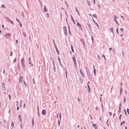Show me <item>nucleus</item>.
<instances>
[{
	"mask_svg": "<svg viewBox=\"0 0 129 129\" xmlns=\"http://www.w3.org/2000/svg\"><path fill=\"white\" fill-rule=\"evenodd\" d=\"M81 42H82V44L84 45V46L85 47L86 44L84 40L83 39H81Z\"/></svg>",
	"mask_w": 129,
	"mask_h": 129,
	"instance_id": "9",
	"label": "nucleus"
},
{
	"mask_svg": "<svg viewBox=\"0 0 129 129\" xmlns=\"http://www.w3.org/2000/svg\"><path fill=\"white\" fill-rule=\"evenodd\" d=\"M17 68L19 70H21V66L20 62H19L17 64Z\"/></svg>",
	"mask_w": 129,
	"mask_h": 129,
	"instance_id": "13",
	"label": "nucleus"
},
{
	"mask_svg": "<svg viewBox=\"0 0 129 129\" xmlns=\"http://www.w3.org/2000/svg\"><path fill=\"white\" fill-rule=\"evenodd\" d=\"M87 87H88V92H89V93H91V88H90L89 85H87Z\"/></svg>",
	"mask_w": 129,
	"mask_h": 129,
	"instance_id": "12",
	"label": "nucleus"
},
{
	"mask_svg": "<svg viewBox=\"0 0 129 129\" xmlns=\"http://www.w3.org/2000/svg\"><path fill=\"white\" fill-rule=\"evenodd\" d=\"M17 61V57H16L14 59V61H13V63H15V62H16Z\"/></svg>",
	"mask_w": 129,
	"mask_h": 129,
	"instance_id": "46",
	"label": "nucleus"
},
{
	"mask_svg": "<svg viewBox=\"0 0 129 129\" xmlns=\"http://www.w3.org/2000/svg\"><path fill=\"white\" fill-rule=\"evenodd\" d=\"M123 124H125V121H122L120 123V126H122Z\"/></svg>",
	"mask_w": 129,
	"mask_h": 129,
	"instance_id": "26",
	"label": "nucleus"
},
{
	"mask_svg": "<svg viewBox=\"0 0 129 129\" xmlns=\"http://www.w3.org/2000/svg\"><path fill=\"white\" fill-rule=\"evenodd\" d=\"M93 69H94V75L95 76H96V69H95L94 65L93 66Z\"/></svg>",
	"mask_w": 129,
	"mask_h": 129,
	"instance_id": "17",
	"label": "nucleus"
},
{
	"mask_svg": "<svg viewBox=\"0 0 129 129\" xmlns=\"http://www.w3.org/2000/svg\"><path fill=\"white\" fill-rule=\"evenodd\" d=\"M97 58H98V59H101V57H100V55H97Z\"/></svg>",
	"mask_w": 129,
	"mask_h": 129,
	"instance_id": "61",
	"label": "nucleus"
},
{
	"mask_svg": "<svg viewBox=\"0 0 129 129\" xmlns=\"http://www.w3.org/2000/svg\"><path fill=\"white\" fill-rule=\"evenodd\" d=\"M87 25H88L89 28H90V31H92V28H91V24H87Z\"/></svg>",
	"mask_w": 129,
	"mask_h": 129,
	"instance_id": "25",
	"label": "nucleus"
},
{
	"mask_svg": "<svg viewBox=\"0 0 129 129\" xmlns=\"http://www.w3.org/2000/svg\"><path fill=\"white\" fill-rule=\"evenodd\" d=\"M77 26L78 27H79V28L80 29H81V25L80 23H79V22H78L77 23Z\"/></svg>",
	"mask_w": 129,
	"mask_h": 129,
	"instance_id": "14",
	"label": "nucleus"
},
{
	"mask_svg": "<svg viewBox=\"0 0 129 129\" xmlns=\"http://www.w3.org/2000/svg\"><path fill=\"white\" fill-rule=\"evenodd\" d=\"M116 33H117V34H119V32H118V31H119V29H118V27H116Z\"/></svg>",
	"mask_w": 129,
	"mask_h": 129,
	"instance_id": "37",
	"label": "nucleus"
},
{
	"mask_svg": "<svg viewBox=\"0 0 129 129\" xmlns=\"http://www.w3.org/2000/svg\"><path fill=\"white\" fill-rule=\"evenodd\" d=\"M108 122H109V120H108V119H107V120L106 121V125H107V126H108V127H109V124Z\"/></svg>",
	"mask_w": 129,
	"mask_h": 129,
	"instance_id": "31",
	"label": "nucleus"
},
{
	"mask_svg": "<svg viewBox=\"0 0 129 129\" xmlns=\"http://www.w3.org/2000/svg\"><path fill=\"white\" fill-rule=\"evenodd\" d=\"M18 119L19 121H22V116H21V115H19Z\"/></svg>",
	"mask_w": 129,
	"mask_h": 129,
	"instance_id": "21",
	"label": "nucleus"
},
{
	"mask_svg": "<svg viewBox=\"0 0 129 129\" xmlns=\"http://www.w3.org/2000/svg\"><path fill=\"white\" fill-rule=\"evenodd\" d=\"M80 72L81 73V74H82V76L85 77V74H84L82 69H80Z\"/></svg>",
	"mask_w": 129,
	"mask_h": 129,
	"instance_id": "15",
	"label": "nucleus"
},
{
	"mask_svg": "<svg viewBox=\"0 0 129 129\" xmlns=\"http://www.w3.org/2000/svg\"><path fill=\"white\" fill-rule=\"evenodd\" d=\"M76 11L77 13H78L79 16H80V14L77 8H76Z\"/></svg>",
	"mask_w": 129,
	"mask_h": 129,
	"instance_id": "33",
	"label": "nucleus"
},
{
	"mask_svg": "<svg viewBox=\"0 0 129 129\" xmlns=\"http://www.w3.org/2000/svg\"><path fill=\"white\" fill-rule=\"evenodd\" d=\"M46 113V110L43 109L42 110V115H45Z\"/></svg>",
	"mask_w": 129,
	"mask_h": 129,
	"instance_id": "16",
	"label": "nucleus"
},
{
	"mask_svg": "<svg viewBox=\"0 0 129 129\" xmlns=\"http://www.w3.org/2000/svg\"><path fill=\"white\" fill-rule=\"evenodd\" d=\"M22 16L23 17H25V16H24V12H23V11H22Z\"/></svg>",
	"mask_w": 129,
	"mask_h": 129,
	"instance_id": "55",
	"label": "nucleus"
},
{
	"mask_svg": "<svg viewBox=\"0 0 129 129\" xmlns=\"http://www.w3.org/2000/svg\"><path fill=\"white\" fill-rule=\"evenodd\" d=\"M71 18L72 19V21H73V23L75 25L76 24V22H75L72 15H71Z\"/></svg>",
	"mask_w": 129,
	"mask_h": 129,
	"instance_id": "10",
	"label": "nucleus"
},
{
	"mask_svg": "<svg viewBox=\"0 0 129 129\" xmlns=\"http://www.w3.org/2000/svg\"><path fill=\"white\" fill-rule=\"evenodd\" d=\"M13 51H11L10 52V56H13Z\"/></svg>",
	"mask_w": 129,
	"mask_h": 129,
	"instance_id": "49",
	"label": "nucleus"
},
{
	"mask_svg": "<svg viewBox=\"0 0 129 129\" xmlns=\"http://www.w3.org/2000/svg\"><path fill=\"white\" fill-rule=\"evenodd\" d=\"M127 113L129 115V109H127Z\"/></svg>",
	"mask_w": 129,
	"mask_h": 129,
	"instance_id": "63",
	"label": "nucleus"
},
{
	"mask_svg": "<svg viewBox=\"0 0 129 129\" xmlns=\"http://www.w3.org/2000/svg\"><path fill=\"white\" fill-rule=\"evenodd\" d=\"M44 12H47V8L46 6H44Z\"/></svg>",
	"mask_w": 129,
	"mask_h": 129,
	"instance_id": "27",
	"label": "nucleus"
},
{
	"mask_svg": "<svg viewBox=\"0 0 129 129\" xmlns=\"http://www.w3.org/2000/svg\"><path fill=\"white\" fill-rule=\"evenodd\" d=\"M93 17H94V18H96V19H98V17L96 14H93Z\"/></svg>",
	"mask_w": 129,
	"mask_h": 129,
	"instance_id": "32",
	"label": "nucleus"
},
{
	"mask_svg": "<svg viewBox=\"0 0 129 129\" xmlns=\"http://www.w3.org/2000/svg\"><path fill=\"white\" fill-rule=\"evenodd\" d=\"M71 49H72V51H73V52H74V49L73 44H72V45H71Z\"/></svg>",
	"mask_w": 129,
	"mask_h": 129,
	"instance_id": "28",
	"label": "nucleus"
},
{
	"mask_svg": "<svg viewBox=\"0 0 129 129\" xmlns=\"http://www.w3.org/2000/svg\"><path fill=\"white\" fill-rule=\"evenodd\" d=\"M58 126H60V122L59 120H58Z\"/></svg>",
	"mask_w": 129,
	"mask_h": 129,
	"instance_id": "54",
	"label": "nucleus"
},
{
	"mask_svg": "<svg viewBox=\"0 0 129 129\" xmlns=\"http://www.w3.org/2000/svg\"><path fill=\"white\" fill-rule=\"evenodd\" d=\"M32 124L33 126H34V125H35V122H34V118H32Z\"/></svg>",
	"mask_w": 129,
	"mask_h": 129,
	"instance_id": "23",
	"label": "nucleus"
},
{
	"mask_svg": "<svg viewBox=\"0 0 129 129\" xmlns=\"http://www.w3.org/2000/svg\"><path fill=\"white\" fill-rule=\"evenodd\" d=\"M114 21L116 22L117 25L119 26V24L118 22L117 21V20H116V19H117V17H116V16L115 15H114Z\"/></svg>",
	"mask_w": 129,
	"mask_h": 129,
	"instance_id": "5",
	"label": "nucleus"
},
{
	"mask_svg": "<svg viewBox=\"0 0 129 129\" xmlns=\"http://www.w3.org/2000/svg\"><path fill=\"white\" fill-rule=\"evenodd\" d=\"M28 61H29V64H30V66H34V64H33V63H32L31 57H29V58L28 59Z\"/></svg>",
	"mask_w": 129,
	"mask_h": 129,
	"instance_id": "6",
	"label": "nucleus"
},
{
	"mask_svg": "<svg viewBox=\"0 0 129 129\" xmlns=\"http://www.w3.org/2000/svg\"><path fill=\"white\" fill-rule=\"evenodd\" d=\"M67 22L68 23V28H69V32L70 31V25L68 24V20L67 19H66Z\"/></svg>",
	"mask_w": 129,
	"mask_h": 129,
	"instance_id": "34",
	"label": "nucleus"
},
{
	"mask_svg": "<svg viewBox=\"0 0 129 129\" xmlns=\"http://www.w3.org/2000/svg\"><path fill=\"white\" fill-rule=\"evenodd\" d=\"M59 119H60V120H61V113H59Z\"/></svg>",
	"mask_w": 129,
	"mask_h": 129,
	"instance_id": "52",
	"label": "nucleus"
},
{
	"mask_svg": "<svg viewBox=\"0 0 129 129\" xmlns=\"http://www.w3.org/2000/svg\"><path fill=\"white\" fill-rule=\"evenodd\" d=\"M72 59H73V60L74 61V64H75V61H76V57H75V56H73Z\"/></svg>",
	"mask_w": 129,
	"mask_h": 129,
	"instance_id": "22",
	"label": "nucleus"
},
{
	"mask_svg": "<svg viewBox=\"0 0 129 129\" xmlns=\"http://www.w3.org/2000/svg\"><path fill=\"white\" fill-rule=\"evenodd\" d=\"M55 49H56V51L58 55H59V51L58 48H57V46H55Z\"/></svg>",
	"mask_w": 129,
	"mask_h": 129,
	"instance_id": "19",
	"label": "nucleus"
},
{
	"mask_svg": "<svg viewBox=\"0 0 129 129\" xmlns=\"http://www.w3.org/2000/svg\"><path fill=\"white\" fill-rule=\"evenodd\" d=\"M2 8H6V7L5 6V5H2Z\"/></svg>",
	"mask_w": 129,
	"mask_h": 129,
	"instance_id": "59",
	"label": "nucleus"
},
{
	"mask_svg": "<svg viewBox=\"0 0 129 129\" xmlns=\"http://www.w3.org/2000/svg\"><path fill=\"white\" fill-rule=\"evenodd\" d=\"M121 91H122V88L120 87V94H121Z\"/></svg>",
	"mask_w": 129,
	"mask_h": 129,
	"instance_id": "41",
	"label": "nucleus"
},
{
	"mask_svg": "<svg viewBox=\"0 0 129 129\" xmlns=\"http://www.w3.org/2000/svg\"><path fill=\"white\" fill-rule=\"evenodd\" d=\"M122 115L121 114L120 115V116H119V119L120 121V120H121V117H122Z\"/></svg>",
	"mask_w": 129,
	"mask_h": 129,
	"instance_id": "44",
	"label": "nucleus"
},
{
	"mask_svg": "<svg viewBox=\"0 0 129 129\" xmlns=\"http://www.w3.org/2000/svg\"><path fill=\"white\" fill-rule=\"evenodd\" d=\"M6 20L7 21H9V22H10L11 19H10V18H8V17H6Z\"/></svg>",
	"mask_w": 129,
	"mask_h": 129,
	"instance_id": "42",
	"label": "nucleus"
},
{
	"mask_svg": "<svg viewBox=\"0 0 129 129\" xmlns=\"http://www.w3.org/2000/svg\"><path fill=\"white\" fill-rule=\"evenodd\" d=\"M46 16H47V18H49V14L48 13H47Z\"/></svg>",
	"mask_w": 129,
	"mask_h": 129,
	"instance_id": "53",
	"label": "nucleus"
},
{
	"mask_svg": "<svg viewBox=\"0 0 129 129\" xmlns=\"http://www.w3.org/2000/svg\"><path fill=\"white\" fill-rule=\"evenodd\" d=\"M23 76H21L20 77V78H19V82H21V83H22V82H23Z\"/></svg>",
	"mask_w": 129,
	"mask_h": 129,
	"instance_id": "11",
	"label": "nucleus"
},
{
	"mask_svg": "<svg viewBox=\"0 0 129 129\" xmlns=\"http://www.w3.org/2000/svg\"><path fill=\"white\" fill-rule=\"evenodd\" d=\"M22 102H23V101H22V100L20 101V106L22 107Z\"/></svg>",
	"mask_w": 129,
	"mask_h": 129,
	"instance_id": "39",
	"label": "nucleus"
},
{
	"mask_svg": "<svg viewBox=\"0 0 129 129\" xmlns=\"http://www.w3.org/2000/svg\"><path fill=\"white\" fill-rule=\"evenodd\" d=\"M18 105H19V102L17 101L16 102V106H18Z\"/></svg>",
	"mask_w": 129,
	"mask_h": 129,
	"instance_id": "62",
	"label": "nucleus"
},
{
	"mask_svg": "<svg viewBox=\"0 0 129 129\" xmlns=\"http://www.w3.org/2000/svg\"><path fill=\"white\" fill-rule=\"evenodd\" d=\"M113 29H114L113 27H111V28H110V31H111V32H112L113 34H114Z\"/></svg>",
	"mask_w": 129,
	"mask_h": 129,
	"instance_id": "18",
	"label": "nucleus"
},
{
	"mask_svg": "<svg viewBox=\"0 0 129 129\" xmlns=\"http://www.w3.org/2000/svg\"><path fill=\"white\" fill-rule=\"evenodd\" d=\"M121 112V109L120 107V106H119V107H118V113H120Z\"/></svg>",
	"mask_w": 129,
	"mask_h": 129,
	"instance_id": "29",
	"label": "nucleus"
},
{
	"mask_svg": "<svg viewBox=\"0 0 129 129\" xmlns=\"http://www.w3.org/2000/svg\"><path fill=\"white\" fill-rule=\"evenodd\" d=\"M101 108H102V112H104V107L103 106V104H101Z\"/></svg>",
	"mask_w": 129,
	"mask_h": 129,
	"instance_id": "36",
	"label": "nucleus"
},
{
	"mask_svg": "<svg viewBox=\"0 0 129 129\" xmlns=\"http://www.w3.org/2000/svg\"><path fill=\"white\" fill-rule=\"evenodd\" d=\"M63 31H64V33L65 34V35L66 36H67L68 35V31H67V29L66 26H64V27H63Z\"/></svg>",
	"mask_w": 129,
	"mask_h": 129,
	"instance_id": "4",
	"label": "nucleus"
},
{
	"mask_svg": "<svg viewBox=\"0 0 129 129\" xmlns=\"http://www.w3.org/2000/svg\"><path fill=\"white\" fill-rule=\"evenodd\" d=\"M53 68H54V71L55 72H56V69H55V63L53 65Z\"/></svg>",
	"mask_w": 129,
	"mask_h": 129,
	"instance_id": "45",
	"label": "nucleus"
},
{
	"mask_svg": "<svg viewBox=\"0 0 129 129\" xmlns=\"http://www.w3.org/2000/svg\"><path fill=\"white\" fill-rule=\"evenodd\" d=\"M22 34H23V36H24V37L27 36V35H26V33H25V32H23Z\"/></svg>",
	"mask_w": 129,
	"mask_h": 129,
	"instance_id": "40",
	"label": "nucleus"
},
{
	"mask_svg": "<svg viewBox=\"0 0 129 129\" xmlns=\"http://www.w3.org/2000/svg\"><path fill=\"white\" fill-rule=\"evenodd\" d=\"M93 21L94 23L95 24V25H96L97 28H98V29H99L100 28H99V24H98V23H97V22H96L95 20H94V19L93 18Z\"/></svg>",
	"mask_w": 129,
	"mask_h": 129,
	"instance_id": "7",
	"label": "nucleus"
},
{
	"mask_svg": "<svg viewBox=\"0 0 129 129\" xmlns=\"http://www.w3.org/2000/svg\"><path fill=\"white\" fill-rule=\"evenodd\" d=\"M87 3L88 6H91V3H90V2L89 1H87Z\"/></svg>",
	"mask_w": 129,
	"mask_h": 129,
	"instance_id": "47",
	"label": "nucleus"
},
{
	"mask_svg": "<svg viewBox=\"0 0 129 129\" xmlns=\"http://www.w3.org/2000/svg\"><path fill=\"white\" fill-rule=\"evenodd\" d=\"M87 74L88 78H89V79H91V78H92V76H91V74L90 73V71H89V70H87Z\"/></svg>",
	"mask_w": 129,
	"mask_h": 129,
	"instance_id": "2",
	"label": "nucleus"
},
{
	"mask_svg": "<svg viewBox=\"0 0 129 129\" xmlns=\"http://www.w3.org/2000/svg\"><path fill=\"white\" fill-rule=\"evenodd\" d=\"M58 59L59 63L60 64V63H61V59L59 57H58Z\"/></svg>",
	"mask_w": 129,
	"mask_h": 129,
	"instance_id": "43",
	"label": "nucleus"
},
{
	"mask_svg": "<svg viewBox=\"0 0 129 129\" xmlns=\"http://www.w3.org/2000/svg\"><path fill=\"white\" fill-rule=\"evenodd\" d=\"M123 111H124V112L125 113V115H127V113H126V111L125 109H124L123 110Z\"/></svg>",
	"mask_w": 129,
	"mask_h": 129,
	"instance_id": "50",
	"label": "nucleus"
},
{
	"mask_svg": "<svg viewBox=\"0 0 129 129\" xmlns=\"http://www.w3.org/2000/svg\"><path fill=\"white\" fill-rule=\"evenodd\" d=\"M2 86L3 87V90H6V85L5 83H2Z\"/></svg>",
	"mask_w": 129,
	"mask_h": 129,
	"instance_id": "8",
	"label": "nucleus"
},
{
	"mask_svg": "<svg viewBox=\"0 0 129 129\" xmlns=\"http://www.w3.org/2000/svg\"><path fill=\"white\" fill-rule=\"evenodd\" d=\"M11 127L12 128H14L15 127V123H14V122H12V123H11Z\"/></svg>",
	"mask_w": 129,
	"mask_h": 129,
	"instance_id": "24",
	"label": "nucleus"
},
{
	"mask_svg": "<svg viewBox=\"0 0 129 129\" xmlns=\"http://www.w3.org/2000/svg\"><path fill=\"white\" fill-rule=\"evenodd\" d=\"M25 58L23 57L22 58H21V66L22 67V68L24 69V71L26 70V65L25 64Z\"/></svg>",
	"mask_w": 129,
	"mask_h": 129,
	"instance_id": "1",
	"label": "nucleus"
},
{
	"mask_svg": "<svg viewBox=\"0 0 129 129\" xmlns=\"http://www.w3.org/2000/svg\"><path fill=\"white\" fill-rule=\"evenodd\" d=\"M24 83L25 87H27L28 84H26V82H25V81H24Z\"/></svg>",
	"mask_w": 129,
	"mask_h": 129,
	"instance_id": "38",
	"label": "nucleus"
},
{
	"mask_svg": "<svg viewBox=\"0 0 129 129\" xmlns=\"http://www.w3.org/2000/svg\"><path fill=\"white\" fill-rule=\"evenodd\" d=\"M109 114L110 116H112V113L111 112H109Z\"/></svg>",
	"mask_w": 129,
	"mask_h": 129,
	"instance_id": "60",
	"label": "nucleus"
},
{
	"mask_svg": "<svg viewBox=\"0 0 129 129\" xmlns=\"http://www.w3.org/2000/svg\"><path fill=\"white\" fill-rule=\"evenodd\" d=\"M93 127L95 129H98V127H97L96 124H93Z\"/></svg>",
	"mask_w": 129,
	"mask_h": 129,
	"instance_id": "20",
	"label": "nucleus"
},
{
	"mask_svg": "<svg viewBox=\"0 0 129 129\" xmlns=\"http://www.w3.org/2000/svg\"><path fill=\"white\" fill-rule=\"evenodd\" d=\"M75 67H76V68H77V61H76V58H75Z\"/></svg>",
	"mask_w": 129,
	"mask_h": 129,
	"instance_id": "30",
	"label": "nucleus"
},
{
	"mask_svg": "<svg viewBox=\"0 0 129 129\" xmlns=\"http://www.w3.org/2000/svg\"><path fill=\"white\" fill-rule=\"evenodd\" d=\"M19 109H20V108L19 107V105H18L17 107V111H19Z\"/></svg>",
	"mask_w": 129,
	"mask_h": 129,
	"instance_id": "58",
	"label": "nucleus"
},
{
	"mask_svg": "<svg viewBox=\"0 0 129 129\" xmlns=\"http://www.w3.org/2000/svg\"><path fill=\"white\" fill-rule=\"evenodd\" d=\"M122 105L121 104V103H120L119 104V106H120V108H121V107H122Z\"/></svg>",
	"mask_w": 129,
	"mask_h": 129,
	"instance_id": "57",
	"label": "nucleus"
},
{
	"mask_svg": "<svg viewBox=\"0 0 129 129\" xmlns=\"http://www.w3.org/2000/svg\"><path fill=\"white\" fill-rule=\"evenodd\" d=\"M102 57H104L105 60H106V58L105 57V55H104V54H103Z\"/></svg>",
	"mask_w": 129,
	"mask_h": 129,
	"instance_id": "56",
	"label": "nucleus"
},
{
	"mask_svg": "<svg viewBox=\"0 0 129 129\" xmlns=\"http://www.w3.org/2000/svg\"><path fill=\"white\" fill-rule=\"evenodd\" d=\"M5 38H7V39H9V38L11 37V33H7V34H5Z\"/></svg>",
	"mask_w": 129,
	"mask_h": 129,
	"instance_id": "3",
	"label": "nucleus"
},
{
	"mask_svg": "<svg viewBox=\"0 0 129 129\" xmlns=\"http://www.w3.org/2000/svg\"><path fill=\"white\" fill-rule=\"evenodd\" d=\"M120 31H121V32H124V29H123V28H120Z\"/></svg>",
	"mask_w": 129,
	"mask_h": 129,
	"instance_id": "48",
	"label": "nucleus"
},
{
	"mask_svg": "<svg viewBox=\"0 0 129 129\" xmlns=\"http://www.w3.org/2000/svg\"><path fill=\"white\" fill-rule=\"evenodd\" d=\"M123 102H124V103H126V98H125V97H124V98Z\"/></svg>",
	"mask_w": 129,
	"mask_h": 129,
	"instance_id": "51",
	"label": "nucleus"
},
{
	"mask_svg": "<svg viewBox=\"0 0 129 129\" xmlns=\"http://www.w3.org/2000/svg\"><path fill=\"white\" fill-rule=\"evenodd\" d=\"M91 39H92V42L94 43V38L93 36H91Z\"/></svg>",
	"mask_w": 129,
	"mask_h": 129,
	"instance_id": "35",
	"label": "nucleus"
},
{
	"mask_svg": "<svg viewBox=\"0 0 129 129\" xmlns=\"http://www.w3.org/2000/svg\"><path fill=\"white\" fill-rule=\"evenodd\" d=\"M20 127L21 129H23V125H22V124H20Z\"/></svg>",
	"mask_w": 129,
	"mask_h": 129,
	"instance_id": "64",
	"label": "nucleus"
}]
</instances>
